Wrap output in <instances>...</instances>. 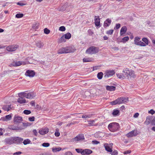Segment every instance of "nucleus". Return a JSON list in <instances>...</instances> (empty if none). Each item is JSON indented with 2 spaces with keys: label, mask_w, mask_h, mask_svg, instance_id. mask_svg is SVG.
I'll return each instance as SVG.
<instances>
[{
  "label": "nucleus",
  "mask_w": 155,
  "mask_h": 155,
  "mask_svg": "<svg viewBox=\"0 0 155 155\" xmlns=\"http://www.w3.org/2000/svg\"><path fill=\"white\" fill-rule=\"evenodd\" d=\"M33 132L35 136H37L38 133L37 131L35 129L33 130Z\"/></svg>",
  "instance_id": "nucleus-60"
},
{
  "label": "nucleus",
  "mask_w": 155,
  "mask_h": 155,
  "mask_svg": "<svg viewBox=\"0 0 155 155\" xmlns=\"http://www.w3.org/2000/svg\"><path fill=\"white\" fill-rule=\"evenodd\" d=\"M61 150V148L60 147L55 148H53L52 151L53 152H56L58 151H59Z\"/></svg>",
  "instance_id": "nucleus-38"
},
{
  "label": "nucleus",
  "mask_w": 155,
  "mask_h": 155,
  "mask_svg": "<svg viewBox=\"0 0 155 155\" xmlns=\"http://www.w3.org/2000/svg\"><path fill=\"white\" fill-rule=\"evenodd\" d=\"M92 153V151L88 149H83L82 152V155H89Z\"/></svg>",
  "instance_id": "nucleus-17"
},
{
  "label": "nucleus",
  "mask_w": 155,
  "mask_h": 155,
  "mask_svg": "<svg viewBox=\"0 0 155 155\" xmlns=\"http://www.w3.org/2000/svg\"><path fill=\"white\" fill-rule=\"evenodd\" d=\"M129 39V37L128 36H126L123 38L122 40L123 42H126L128 41Z\"/></svg>",
  "instance_id": "nucleus-44"
},
{
  "label": "nucleus",
  "mask_w": 155,
  "mask_h": 155,
  "mask_svg": "<svg viewBox=\"0 0 155 155\" xmlns=\"http://www.w3.org/2000/svg\"><path fill=\"white\" fill-rule=\"evenodd\" d=\"M18 47L17 45H11L7 47L6 49L9 51H13L16 50Z\"/></svg>",
  "instance_id": "nucleus-15"
},
{
  "label": "nucleus",
  "mask_w": 155,
  "mask_h": 155,
  "mask_svg": "<svg viewBox=\"0 0 155 155\" xmlns=\"http://www.w3.org/2000/svg\"><path fill=\"white\" fill-rule=\"evenodd\" d=\"M4 142L6 143L9 144H12L14 143V137L5 138L4 140Z\"/></svg>",
  "instance_id": "nucleus-10"
},
{
  "label": "nucleus",
  "mask_w": 155,
  "mask_h": 155,
  "mask_svg": "<svg viewBox=\"0 0 155 155\" xmlns=\"http://www.w3.org/2000/svg\"><path fill=\"white\" fill-rule=\"evenodd\" d=\"M75 150L78 153H80L81 154L83 150V149L77 148L75 149Z\"/></svg>",
  "instance_id": "nucleus-50"
},
{
  "label": "nucleus",
  "mask_w": 155,
  "mask_h": 155,
  "mask_svg": "<svg viewBox=\"0 0 155 155\" xmlns=\"http://www.w3.org/2000/svg\"><path fill=\"white\" fill-rule=\"evenodd\" d=\"M153 117H147L146 120L145 122V124L147 125L149 124L152 121Z\"/></svg>",
  "instance_id": "nucleus-25"
},
{
  "label": "nucleus",
  "mask_w": 155,
  "mask_h": 155,
  "mask_svg": "<svg viewBox=\"0 0 155 155\" xmlns=\"http://www.w3.org/2000/svg\"><path fill=\"white\" fill-rule=\"evenodd\" d=\"M151 124L153 125H155V117H154L153 119H152Z\"/></svg>",
  "instance_id": "nucleus-52"
},
{
  "label": "nucleus",
  "mask_w": 155,
  "mask_h": 155,
  "mask_svg": "<svg viewBox=\"0 0 155 155\" xmlns=\"http://www.w3.org/2000/svg\"><path fill=\"white\" fill-rule=\"evenodd\" d=\"M22 153L21 151H18L13 153V155H19L22 154Z\"/></svg>",
  "instance_id": "nucleus-57"
},
{
  "label": "nucleus",
  "mask_w": 155,
  "mask_h": 155,
  "mask_svg": "<svg viewBox=\"0 0 155 155\" xmlns=\"http://www.w3.org/2000/svg\"><path fill=\"white\" fill-rule=\"evenodd\" d=\"M91 59L90 58H84L83 59V61L84 62H91Z\"/></svg>",
  "instance_id": "nucleus-34"
},
{
  "label": "nucleus",
  "mask_w": 155,
  "mask_h": 155,
  "mask_svg": "<svg viewBox=\"0 0 155 155\" xmlns=\"http://www.w3.org/2000/svg\"><path fill=\"white\" fill-rule=\"evenodd\" d=\"M119 124L116 122H112L109 124L108 128L109 130L112 132H115L119 130Z\"/></svg>",
  "instance_id": "nucleus-2"
},
{
  "label": "nucleus",
  "mask_w": 155,
  "mask_h": 155,
  "mask_svg": "<svg viewBox=\"0 0 155 155\" xmlns=\"http://www.w3.org/2000/svg\"><path fill=\"white\" fill-rule=\"evenodd\" d=\"M84 139V137L82 134L78 135L74 138V140L76 141L82 140Z\"/></svg>",
  "instance_id": "nucleus-20"
},
{
  "label": "nucleus",
  "mask_w": 155,
  "mask_h": 155,
  "mask_svg": "<svg viewBox=\"0 0 155 155\" xmlns=\"http://www.w3.org/2000/svg\"><path fill=\"white\" fill-rule=\"evenodd\" d=\"M65 28L64 26H61L60 27L59 30V31H64L65 30Z\"/></svg>",
  "instance_id": "nucleus-47"
},
{
  "label": "nucleus",
  "mask_w": 155,
  "mask_h": 155,
  "mask_svg": "<svg viewBox=\"0 0 155 155\" xmlns=\"http://www.w3.org/2000/svg\"><path fill=\"white\" fill-rule=\"evenodd\" d=\"M142 41L144 42L145 45H148V41L147 39L145 38H143L142 39Z\"/></svg>",
  "instance_id": "nucleus-39"
},
{
  "label": "nucleus",
  "mask_w": 155,
  "mask_h": 155,
  "mask_svg": "<svg viewBox=\"0 0 155 155\" xmlns=\"http://www.w3.org/2000/svg\"><path fill=\"white\" fill-rule=\"evenodd\" d=\"M19 97L23 96L27 98H32L35 97V94L33 93H26L25 92H21L18 94Z\"/></svg>",
  "instance_id": "nucleus-5"
},
{
  "label": "nucleus",
  "mask_w": 155,
  "mask_h": 155,
  "mask_svg": "<svg viewBox=\"0 0 155 155\" xmlns=\"http://www.w3.org/2000/svg\"><path fill=\"white\" fill-rule=\"evenodd\" d=\"M128 68H125L121 73H118L116 74V75L119 79L122 80L124 79L127 77V78Z\"/></svg>",
  "instance_id": "nucleus-4"
},
{
  "label": "nucleus",
  "mask_w": 155,
  "mask_h": 155,
  "mask_svg": "<svg viewBox=\"0 0 155 155\" xmlns=\"http://www.w3.org/2000/svg\"><path fill=\"white\" fill-rule=\"evenodd\" d=\"M48 131V129L46 127L44 128H42L41 130H39V133L41 135H44L47 133Z\"/></svg>",
  "instance_id": "nucleus-19"
},
{
  "label": "nucleus",
  "mask_w": 155,
  "mask_h": 155,
  "mask_svg": "<svg viewBox=\"0 0 155 155\" xmlns=\"http://www.w3.org/2000/svg\"><path fill=\"white\" fill-rule=\"evenodd\" d=\"M115 74V71L114 70H107L105 73L104 77L108 78L113 76Z\"/></svg>",
  "instance_id": "nucleus-8"
},
{
  "label": "nucleus",
  "mask_w": 155,
  "mask_h": 155,
  "mask_svg": "<svg viewBox=\"0 0 155 155\" xmlns=\"http://www.w3.org/2000/svg\"><path fill=\"white\" fill-rule=\"evenodd\" d=\"M35 117L34 116H32L31 117H29L28 118V120L29 121H33L35 120Z\"/></svg>",
  "instance_id": "nucleus-54"
},
{
  "label": "nucleus",
  "mask_w": 155,
  "mask_h": 155,
  "mask_svg": "<svg viewBox=\"0 0 155 155\" xmlns=\"http://www.w3.org/2000/svg\"><path fill=\"white\" fill-rule=\"evenodd\" d=\"M110 25L109 24H108L107 22H106L105 21H104V28H106L108 26Z\"/></svg>",
  "instance_id": "nucleus-58"
},
{
  "label": "nucleus",
  "mask_w": 155,
  "mask_h": 155,
  "mask_svg": "<svg viewBox=\"0 0 155 155\" xmlns=\"http://www.w3.org/2000/svg\"><path fill=\"white\" fill-rule=\"evenodd\" d=\"M39 23L38 22H36L34 23L32 26L33 29L36 30L38 29L39 28Z\"/></svg>",
  "instance_id": "nucleus-31"
},
{
  "label": "nucleus",
  "mask_w": 155,
  "mask_h": 155,
  "mask_svg": "<svg viewBox=\"0 0 155 155\" xmlns=\"http://www.w3.org/2000/svg\"><path fill=\"white\" fill-rule=\"evenodd\" d=\"M22 118L19 116H15L14 118V121L15 122L17 123H20L22 121Z\"/></svg>",
  "instance_id": "nucleus-23"
},
{
  "label": "nucleus",
  "mask_w": 155,
  "mask_h": 155,
  "mask_svg": "<svg viewBox=\"0 0 155 155\" xmlns=\"http://www.w3.org/2000/svg\"><path fill=\"white\" fill-rule=\"evenodd\" d=\"M11 105H4L2 107V109L4 110L7 111H8L11 109Z\"/></svg>",
  "instance_id": "nucleus-27"
},
{
  "label": "nucleus",
  "mask_w": 155,
  "mask_h": 155,
  "mask_svg": "<svg viewBox=\"0 0 155 155\" xmlns=\"http://www.w3.org/2000/svg\"><path fill=\"white\" fill-rule=\"evenodd\" d=\"M127 30V28L125 26L122 27L120 31V35H121L124 34L126 32Z\"/></svg>",
  "instance_id": "nucleus-26"
},
{
  "label": "nucleus",
  "mask_w": 155,
  "mask_h": 155,
  "mask_svg": "<svg viewBox=\"0 0 155 155\" xmlns=\"http://www.w3.org/2000/svg\"><path fill=\"white\" fill-rule=\"evenodd\" d=\"M94 22L96 26H99L100 25V19L99 16H95Z\"/></svg>",
  "instance_id": "nucleus-18"
},
{
  "label": "nucleus",
  "mask_w": 155,
  "mask_h": 155,
  "mask_svg": "<svg viewBox=\"0 0 155 155\" xmlns=\"http://www.w3.org/2000/svg\"><path fill=\"white\" fill-rule=\"evenodd\" d=\"M113 145V143H105L104 144L106 150L109 152H112V148Z\"/></svg>",
  "instance_id": "nucleus-7"
},
{
  "label": "nucleus",
  "mask_w": 155,
  "mask_h": 155,
  "mask_svg": "<svg viewBox=\"0 0 155 155\" xmlns=\"http://www.w3.org/2000/svg\"><path fill=\"white\" fill-rule=\"evenodd\" d=\"M9 129L13 130H22L24 129L22 126H16L14 125H12L9 126L8 127Z\"/></svg>",
  "instance_id": "nucleus-9"
},
{
  "label": "nucleus",
  "mask_w": 155,
  "mask_h": 155,
  "mask_svg": "<svg viewBox=\"0 0 155 155\" xmlns=\"http://www.w3.org/2000/svg\"><path fill=\"white\" fill-rule=\"evenodd\" d=\"M75 49L73 47H67L65 48H62L58 50V54H62L74 52Z\"/></svg>",
  "instance_id": "nucleus-1"
},
{
  "label": "nucleus",
  "mask_w": 155,
  "mask_h": 155,
  "mask_svg": "<svg viewBox=\"0 0 155 155\" xmlns=\"http://www.w3.org/2000/svg\"><path fill=\"white\" fill-rule=\"evenodd\" d=\"M35 72L34 71L28 70L26 72L25 75L26 76L33 77L35 76Z\"/></svg>",
  "instance_id": "nucleus-13"
},
{
  "label": "nucleus",
  "mask_w": 155,
  "mask_h": 155,
  "mask_svg": "<svg viewBox=\"0 0 155 155\" xmlns=\"http://www.w3.org/2000/svg\"><path fill=\"white\" fill-rule=\"evenodd\" d=\"M137 135V130H132L126 134V136L128 137H130L133 136H135Z\"/></svg>",
  "instance_id": "nucleus-14"
},
{
  "label": "nucleus",
  "mask_w": 155,
  "mask_h": 155,
  "mask_svg": "<svg viewBox=\"0 0 155 155\" xmlns=\"http://www.w3.org/2000/svg\"><path fill=\"white\" fill-rule=\"evenodd\" d=\"M63 35L64 36L65 38L66 39H70L71 37V35L69 32L67 33L66 34L64 35Z\"/></svg>",
  "instance_id": "nucleus-32"
},
{
  "label": "nucleus",
  "mask_w": 155,
  "mask_h": 155,
  "mask_svg": "<svg viewBox=\"0 0 155 155\" xmlns=\"http://www.w3.org/2000/svg\"><path fill=\"white\" fill-rule=\"evenodd\" d=\"M140 38L138 37H136L134 38V44L137 45H139L141 46H145V44L143 42L140 41Z\"/></svg>",
  "instance_id": "nucleus-6"
},
{
  "label": "nucleus",
  "mask_w": 155,
  "mask_h": 155,
  "mask_svg": "<svg viewBox=\"0 0 155 155\" xmlns=\"http://www.w3.org/2000/svg\"><path fill=\"white\" fill-rule=\"evenodd\" d=\"M24 15L22 13L17 14L16 15L15 17L17 18H22L23 16Z\"/></svg>",
  "instance_id": "nucleus-40"
},
{
  "label": "nucleus",
  "mask_w": 155,
  "mask_h": 155,
  "mask_svg": "<svg viewBox=\"0 0 155 155\" xmlns=\"http://www.w3.org/2000/svg\"><path fill=\"white\" fill-rule=\"evenodd\" d=\"M117 100L118 104L124 103L128 100V98H125L122 97L118 98Z\"/></svg>",
  "instance_id": "nucleus-12"
},
{
  "label": "nucleus",
  "mask_w": 155,
  "mask_h": 155,
  "mask_svg": "<svg viewBox=\"0 0 155 155\" xmlns=\"http://www.w3.org/2000/svg\"><path fill=\"white\" fill-rule=\"evenodd\" d=\"M116 87L113 86H106V89L109 91H114L115 90Z\"/></svg>",
  "instance_id": "nucleus-29"
},
{
  "label": "nucleus",
  "mask_w": 155,
  "mask_h": 155,
  "mask_svg": "<svg viewBox=\"0 0 155 155\" xmlns=\"http://www.w3.org/2000/svg\"><path fill=\"white\" fill-rule=\"evenodd\" d=\"M120 24H119V23L117 24L115 26V27L114 28V29H118L120 28Z\"/></svg>",
  "instance_id": "nucleus-55"
},
{
  "label": "nucleus",
  "mask_w": 155,
  "mask_h": 155,
  "mask_svg": "<svg viewBox=\"0 0 155 155\" xmlns=\"http://www.w3.org/2000/svg\"><path fill=\"white\" fill-rule=\"evenodd\" d=\"M31 141L29 139H26L23 142V143L24 145H25L30 143Z\"/></svg>",
  "instance_id": "nucleus-35"
},
{
  "label": "nucleus",
  "mask_w": 155,
  "mask_h": 155,
  "mask_svg": "<svg viewBox=\"0 0 155 155\" xmlns=\"http://www.w3.org/2000/svg\"><path fill=\"white\" fill-rule=\"evenodd\" d=\"M99 68V67L98 66H95L93 67V71H94L95 70H97Z\"/></svg>",
  "instance_id": "nucleus-64"
},
{
  "label": "nucleus",
  "mask_w": 155,
  "mask_h": 155,
  "mask_svg": "<svg viewBox=\"0 0 155 155\" xmlns=\"http://www.w3.org/2000/svg\"><path fill=\"white\" fill-rule=\"evenodd\" d=\"M113 31H114L113 30H110L107 31V34L108 35H111L113 34Z\"/></svg>",
  "instance_id": "nucleus-51"
},
{
  "label": "nucleus",
  "mask_w": 155,
  "mask_h": 155,
  "mask_svg": "<svg viewBox=\"0 0 155 155\" xmlns=\"http://www.w3.org/2000/svg\"><path fill=\"white\" fill-rule=\"evenodd\" d=\"M42 146L45 147H48L50 146V144L48 143H44L42 144Z\"/></svg>",
  "instance_id": "nucleus-45"
},
{
  "label": "nucleus",
  "mask_w": 155,
  "mask_h": 155,
  "mask_svg": "<svg viewBox=\"0 0 155 155\" xmlns=\"http://www.w3.org/2000/svg\"><path fill=\"white\" fill-rule=\"evenodd\" d=\"M99 48L97 47L92 46L87 49L86 52L90 54H95L99 51Z\"/></svg>",
  "instance_id": "nucleus-3"
},
{
  "label": "nucleus",
  "mask_w": 155,
  "mask_h": 155,
  "mask_svg": "<svg viewBox=\"0 0 155 155\" xmlns=\"http://www.w3.org/2000/svg\"><path fill=\"white\" fill-rule=\"evenodd\" d=\"M111 153V155H117L118 154V152L117 150H114Z\"/></svg>",
  "instance_id": "nucleus-49"
},
{
  "label": "nucleus",
  "mask_w": 155,
  "mask_h": 155,
  "mask_svg": "<svg viewBox=\"0 0 155 155\" xmlns=\"http://www.w3.org/2000/svg\"><path fill=\"white\" fill-rule=\"evenodd\" d=\"M23 126L25 127H26L28 126H30L31 124L28 122H27L26 123H23Z\"/></svg>",
  "instance_id": "nucleus-48"
},
{
  "label": "nucleus",
  "mask_w": 155,
  "mask_h": 155,
  "mask_svg": "<svg viewBox=\"0 0 155 155\" xmlns=\"http://www.w3.org/2000/svg\"><path fill=\"white\" fill-rule=\"evenodd\" d=\"M44 32L45 34H48L50 33V31L47 28H45L44 29Z\"/></svg>",
  "instance_id": "nucleus-46"
},
{
  "label": "nucleus",
  "mask_w": 155,
  "mask_h": 155,
  "mask_svg": "<svg viewBox=\"0 0 155 155\" xmlns=\"http://www.w3.org/2000/svg\"><path fill=\"white\" fill-rule=\"evenodd\" d=\"M91 117V114L83 115L82 116V117L84 118H90Z\"/></svg>",
  "instance_id": "nucleus-41"
},
{
  "label": "nucleus",
  "mask_w": 155,
  "mask_h": 155,
  "mask_svg": "<svg viewBox=\"0 0 155 155\" xmlns=\"http://www.w3.org/2000/svg\"><path fill=\"white\" fill-rule=\"evenodd\" d=\"M127 74L128 78L129 77L130 78L132 77L134 78L136 77V76L134 74V71L132 70L131 69L129 70V69L128 68Z\"/></svg>",
  "instance_id": "nucleus-11"
},
{
  "label": "nucleus",
  "mask_w": 155,
  "mask_h": 155,
  "mask_svg": "<svg viewBox=\"0 0 155 155\" xmlns=\"http://www.w3.org/2000/svg\"><path fill=\"white\" fill-rule=\"evenodd\" d=\"M23 96L19 97V98L18 99V102L20 104L25 103L26 102V100L24 98Z\"/></svg>",
  "instance_id": "nucleus-24"
},
{
  "label": "nucleus",
  "mask_w": 155,
  "mask_h": 155,
  "mask_svg": "<svg viewBox=\"0 0 155 155\" xmlns=\"http://www.w3.org/2000/svg\"><path fill=\"white\" fill-rule=\"evenodd\" d=\"M110 104L112 105H114L118 104V102L117 101V99H116L114 101H111L110 103Z\"/></svg>",
  "instance_id": "nucleus-37"
},
{
  "label": "nucleus",
  "mask_w": 155,
  "mask_h": 155,
  "mask_svg": "<svg viewBox=\"0 0 155 155\" xmlns=\"http://www.w3.org/2000/svg\"><path fill=\"white\" fill-rule=\"evenodd\" d=\"M112 114L114 116H118L120 114V111L118 110L114 109L112 112Z\"/></svg>",
  "instance_id": "nucleus-30"
},
{
  "label": "nucleus",
  "mask_w": 155,
  "mask_h": 155,
  "mask_svg": "<svg viewBox=\"0 0 155 155\" xmlns=\"http://www.w3.org/2000/svg\"><path fill=\"white\" fill-rule=\"evenodd\" d=\"M87 121L88 122V124L89 125V126H96V125L94 124V123L95 122L94 120H90Z\"/></svg>",
  "instance_id": "nucleus-36"
},
{
  "label": "nucleus",
  "mask_w": 155,
  "mask_h": 155,
  "mask_svg": "<svg viewBox=\"0 0 155 155\" xmlns=\"http://www.w3.org/2000/svg\"><path fill=\"white\" fill-rule=\"evenodd\" d=\"M14 143H21L23 140V138L18 137H14Z\"/></svg>",
  "instance_id": "nucleus-16"
},
{
  "label": "nucleus",
  "mask_w": 155,
  "mask_h": 155,
  "mask_svg": "<svg viewBox=\"0 0 155 155\" xmlns=\"http://www.w3.org/2000/svg\"><path fill=\"white\" fill-rule=\"evenodd\" d=\"M15 67L21 65L22 63L21 61H19L16 62H14Z\"/></svg>",
  "instance_id": "nucleus-43"
},
{
  "label": "nucleus",
  "mask_w": 155,
  "mask_h": 155,
  "mask_svg": "<svg viewBox=\"0 0 155 155\" xmlns=\"http://www.w3.org/2000/svg\"><path fill=\"white\" fill-rule=\"evenodd\" d=\"M66 41V39L64 35H63L60 38L58 39V43H61L63 42H65Z\"/></svg>",
  "instance_id": "nucleus-28"
},
{
  "label": "nucleus",
  "mask_w": 155,
  "mask_h": 155,
  "mask_svg": "<svg viewBox=\"0 0 155 155\" xmlns=\"http://www.w3.org/2000/svg\"><path fill=\"white\" fill-rule=\"evenodd\" d=\"M31 112V111L30 110H25L23 111L24 113L26 115L30 114Z\"/></svg>",
  "instance_id": "nucleus-42"
},
{
  "label": "nucleus",
  "mask_w": 155,
  "mask_h": 155,
  "mask_svg": "<svg viewBox=\"0 0 155 155\" xmlns=\"http://www.w3.org/2000/svg\"><path fill=\"white\" fill-rule=\"evenodd\" d=\"M148 113L150 114H153L155 113V111L153 109H151L149 111Z\"/></svg>",
  "instance_id": "nucleus-61"
},
{
  "label": "nucleus",
  "mask_w": 155,
  "mask_h": 155,
  "mask_svg": "<svg viewBox=\"0 0 155 155\" xmlns=\"http://www.w3.org/2000/svg\"><path fill=\"white\" fill-rule=\"evenodd\" d=\"M131 151L130 150H127L124 152L123 153L124 154H130L131 153Z\"/></svg>",
  "instance_id": "nucleus-53"
},
{
  "label": "nucleus",
  "mask_w": 155,
  "mask_h": 155,
  "mask_svg": "<svg viewBox=\"0 0 155 155\" xmlns=\"http://www.w3.org/2000/svg\"><path fill=\"white\" fill-rule=\"evenodd\" d=\"M65 155H73V154L71 152L68 151L65 152Z\"/></svg>",
  "instance_id": "nucleus-59"
},
{
  "label": "nucleus",
  "mask_w": 155,
  "mask_h": 155,
  "mask_svg": "<svg viewBox=\"0 0 155 155\" xmlns=\"http://www.w3.org/2000/svg\"><path fill=\"white\" fill-rule=\"evenodd\" d=\"M106 22H107L109 25H110L111 23V20L110 19L108 18L105 21Z\"/></svg>",
  "instance_id": "nucleus-63"
},
{
  "label": "nucleus",
  "mask_w": 155,
  "mask_h": 155,
  "mask_svg": "<svg viewBox=\"0 0 155 155\" xmlns=\"http://www.w3.org/2000/svg\"><path fill=\"white\" fill-rule=\"evenodd\" d=\"M54 135L55 136L58 137L60 136V134L58 131H56L54 133Z\"/></svg>",
  "instance_id": "nucleus-62"
},
{
  "label": "nucleus",
  "mask_w": 155,
  "mask_h": 155,
  "mask_svg": "<svg viewBox=\"0 0 155 155\" xmlns=\"http://www.w3.org/2000/svg\"><path fill=\"white\" fill-rule=\"evenodd\" d=\"M92 143L94 144H97L100 143V142L96 140H92Z\"/></svg>",
  "instance_id": "nucleus-56"
},
{
  "label": "nucleus",
  "mask_w": 155,
  "mask_h": 155,
  "mask_svg": "<svg viewBox=\"0 0 155 155\" xmlns=\"http://www.w3.org/2000/svg\"><path fill=\"white\" fill-rule=\"evenodd\" d=\"M36 45L38 48H41L43 47L44 44L43 42H41V41H39L36 43Z\"/></svg>",
  "instance_id": "nucleus-22"
},
{
  "label": "nucleus",
  "mask_w": 155,
  "mask_h": 155,
  "mask_svg": "<svg viewBox=\"0 0 155 155\" xmlns=\"http://www.w3.org/2000/svg\"><path fill=\"white\" fill-rule=\"evenodd\" d=\"M103 73L102 72H99L97 74V78L99 79H101L103 77Z\"/></svg>",
  "instance_id": "nucleus-33"
},
{
  "label": "nucleus",
  "mask_w": 155,
  "mask_h": 155,
  "mask_svg": "<svg viewBox=\"0 0 155 155\" xmlns=\"http://www.w3.org/2000/svg\"><path fill=\"white\" fill-rule=\"evenodd\" d=\"M12 114L6 115L5 117H2V120L4 121H8L11 120L12 118Z\"/></svg>",
  "instance_id": "nucleus-21"
}]
</instances>
